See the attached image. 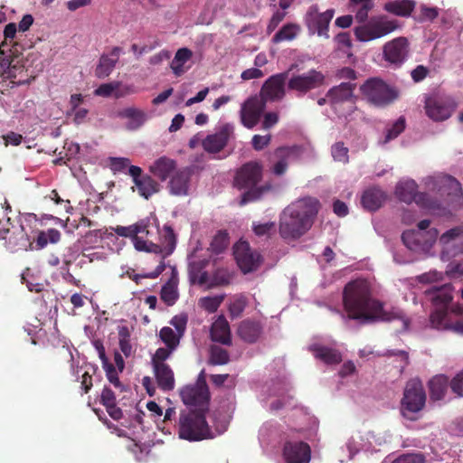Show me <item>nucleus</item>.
<instances>
[{"mask_svg":"<svg viewBox=\"0 0 463 463\" xmlns=\"http://www.w3.org/2000/svg\"><path fill=\"white\" fill-rule=\"evenodd\" d=\"M153 372L159 389L164 392H170L175 389V374L168 364L153 365Z\"/></svg>","mask_w":463,"mask_h":463,"instance_id":"c85d7f7f","label":"nucleus"},{"mask_svg":"<svg viewBox=\"0 0 463 463\" xmlns=\"http://www.w3.org/2000/svg\"><path fill=\"white\" fill-rule=\"evenodd\" d=\"M386 195L379 188H370L364 191L361 203L368 211L374 212L378 210L385 201Z\"/></svg>","mask_w":463,"mask_h":463,"instance_id":"f704fd0d","label":"nucleus"},{"mask_svg":"<svg viewBox=\"0 0 463 463\" xmlns=\"http://www.w3.org/2000/svg\"><path fill=\"white\" fill-rule=\"evenodd\" d=\"M349 7L355 11V20L364 23L368 19L369 12L373 8V0H350Z\"/></svg>","mask_w":463,"mask_h":463,"instance_id":"ea45409f","label":"nucleus"},{"mask_svg":"<svg viewBox=\"0 0 463 463\" xmlns=\"http://www.w3.org/2000/svg\"><path fill=\"white\" fill-rule=\"evenodd\" d=\"M193 175L194 166H184L175 171L168 183L170 194L176 196L187 195Z\"/></svg>","mask_w":463,"mask_h":463,"instance_id":"aec40b11","label":"nucleus"},{"mask_svg":"<svg viewBox=\"0 0 463 463\" xmlns=\"http://www.w3.org/2000/svg\"><path fill=\"white\" fill-rule=\"evenodd\" d=\"M318 211V200L311 197L287 206L279 217L280 237L285 241H295L302 237L312 227Z\"/></svg>","mask_w":463,"mask_h":463,"instance_id":"f03ea898","label":"nucleus"},{"mask_svg":"<svg viewBox=\"0 0 463 463\" xmlns=\"http://www.w3.org/2000/svg\"><path fill=\"white\" fill-rule=\"evenodd\" d=\"M425 111L434 121L448 119L456 109L455 101L449 97H429L425 101Z\"/></svg>","mask_w":463,"mask_h":463,"instance_id":"ddd939ff","label":"nucleus"},{"mask_svg":"<svg viewBox=\"0 0 463 463\" xmlns=\"http://www.w3.org/2000/svg\"><path fill=\"white\" fill-rule=\"evenodd\" d=\"M343 303L349 319L362 324L400 319L404 330L409 327L410 320L402 310L393 307L386 311L383 303L373 298L371 284L366 279H356L348 282L344 288Z\"/></svg>","mask_w":463,"mask_h":463,"instance_id":"f257e3e1","label":"nucleus"},{"mask_svg":"<svg viewBox=\"0 0 463 463\" xmlns=\"http://www.w3.org/2000/svg\"><path fill=\"white\" fill-rule=\"evenodd\" d=\"M383 52L386 61L401 66L407 60L409 54L408 39L401 36L387 42L383 45Z\"/></svg>","mask_w":463,"mask_h":463,"instance_id":"a211bd4d","label":"nucleus"},{"mask_svg":"<svg viewBox=\"0 0 463 463\" xmlns=\"http://www.w3.org/2000/svg\"><path fill=\"white\" fill-rule=\"evenodd\" d=\"M131 166L130 160L127 157H111L110 168L114 172H122Z\"/></svg>","mask_w":463,"mask_h":463,"instance_id":"bf43d9fd","label":"nucleus"},{"mask_svg":"<svg viewBox=\"0 0 463 463\" xmlns=\"http://www.w3.org/2000/svg\"><path fill=\"white\" fill-rule=\"evenodd\" d=\"M429 73V70L423 65H418L411 72V76L414 82H420L423 80Z\"/></svg>","mask_w":463,"mask_h":463,"instance_id":"774afa93","label":"nucleus"},{"mask_svg":"<svg viewBox=\"0 0 463 463\" xmlns=\"http://www.w3.org/2000/svg\"><path fill=\"white\" fill-rule=\"evenodd\" d=\"M274 154L279 160L273 165L272 173L276 175H282L288 169V158L291 150L288 147L281 146L277 148Z\"/></svg>","mask_w":463,"mask_h":463,"instance_id":"37998d69","label":"nucleus"},{"mask_svg":"<svg viewBox=\"0 0 463 463\" xmlns=\"http://www.w3.org/2000/svg\"><path fill=\"white\" fill-rule=\"evenodd\" d=\"M161 340L165 344V345L169 349H175L180 342V335L178 333H175L171 327L164 326L159 333Z\"/></svg>","mask_w":463,"mask_h":463,"instance_id":"49530a36","label":"nucleus"},{"mask_svg":"<svg viewBox=\"0 0 463 463\" xmlns=\"http://www.w3.org/2000/svg\"><path fill=\"white\" fill-rule=\"evenodd\" d=\"M263 331V326L260 321L244 319L238 327V335L246 343L257 342Z\"/></svg>","mask_w":463,"mask_h":463,"instance_id":"bb28decb","label":"nucleus"},{"mask_svg":"<svg viewBox=\"0 0 463 463\" xmlns=\"http://www.w3.org/2000/svg\"><path fill=\"white\" fill-rule=\"evenodd\" d=\"M265 108V102L256 96L246 99L240 110L241 124L249 129L253 128L259 123Z\"/></svg>","mask_w":463,"mask_h":463,"instance_id":"dca6fc26","label":"nucleus"},{"mask_svg":"<svg viewBox=\"0 0 463 463\" xmlns=\"http://www.w3.org/2000/svg\"><path fill=\"white\" fill-rule=\"evenodd\" d=\"M335 15V9L319 12L317 5H311L305 16V24L310 33L329 38V24Z\"/></svg>","mask_w":463,"mask_h":463,"instance_id":"9b49d317","label":"nucleus"},{"mask_svg":"<svg viewBox=\"0 0 463 463\" xmlns=\"http://www.w3.org/2000/svg\"><path fill=\"white\" fill-rule=\"evenodd\" d=\"M449 388L457 397H463V369L450 380Z\"/></svg>","mask_w":463,"mask_h":463,"instance_id":"5fc2aeb1","label":"nucleus"},{"mask_svg":"<svg viewBox=\"0 0 463 463\" xmlns=\"http://www.w3.org/2000/svg\"><path fill=\"white\" fill-rule=\"evenodd\" d=\"M160 298L167 306H173L178 298L176 286L171 281L165 283L161 288Z\"/></svg>","mask_w":463,"mask_h":463,"instance_id":"de8ad7c7","label":"nucleus"},{"mask_svg":"<svg viewBox=\"0 0 463 463\" xmlns=\"http://www.w3.org/2000/svg\"><path fill=\"white\" fill-rule=\"evenodd\" d=\"M331 154L335 161L345 164L349 160L348 148L345 146L343 142H337L333 145Z\"/></svg>","mask_w":463,"mask_h":463,"instance_id":"3c124183","label":"nucleus"},{"mask_svg":"<svg viewBox=\"0 0 463 463\" xmlns=\"http://www.w3.org/2000/svg\"><path fill=\"white\" fill-rule=\"evenodd\" d=\"M420 14L418 17V22H432L439 16V8L438 7H429L425 5H421Z\"/></svg>","mask_w":463,"mask_h":463,"instance_id":"603ef678","label":"nucleus"},{"mask_svg":"<svg viewBox=\"0 0 463 463\" xmlns=\"http://www.w3.org/2000/svg\"><path fill=\"white\" fill-rule=\"evenodd\" d=\"M176 161L165 156H160L149 166V172L160 181L165 182L176 171Z\"/></svg>","mask_w":463,"mask_h":463,"instance_id":"a878e982","label":"nucleus"},{"mask_svg":"<svg viewBox=\"0 0 463 463\" xmlns=\"http://www.w3.org/2000/svg\"><path fill=\"white\" fill-rule=\"evenodd\" d=\"M102 367L106 373L109 382L116 388H121L122 384L119 381L118 371L115 366L111 363H108L107 364H103Z\"/></svg>","mask_w":463,"mask_h":463,"instance_id":"6e6d98bb","label":"nucleus"},{"mask_svg":"<svg viewBox=\"0 0 463 463\" xmlns=\"http://www.w3.org/2000/svg\"><path fill=\"white\" fill-rule=\"evenodd\" d=\"M439 183V192L447 205L450 206L460 203L462 197V187L456 178L450 175H445Z\"/></svg>","mask_w":463,"mask_h":463,"instance_id":"5701e85b","label":"nucleus"},{"mask_svg":"<svg viewBox=\"0 0 463 463\" xmlns=\"http://www.w3.org/2000/svg\"><path fill=\"white\" fill-rule=\"evenodd\" d=\"M309 350L317 359L321 360L326 364H338L342 362V354L335 348L320 344H314L309 346Z\"/></svg>","mask_w":463,"mask_h":463,"instance_id":"c756f323","label":"nucleus"},{"mask_svg":"<svg viewBox=\"0 0 463 463\" xmlns=\"http://www.w3.org/2000/svg\"><path fill=\"white\" fill-rule=\"evenodd\" d=\"M234 128L227 123L220 127L219 130L208 135L203 141V147L208 153H219L227 145L230 137L233 135Z\"/></svg>","mask_w":463,"mask_h":463,"instance_id":"412c9836","label":"nucleus"},{"mask_svg":"<svg viewBox=\"0 0 463 463\" xmlns=\"http://www.w3.org/2000/svg\"><path fill=\"white\" fill-rule=\"evenodd\" d=\"M210 429L203 411H190L181 415L179 437L189 441L202 440L208 437Z\"/></svg>","mask_w":463,"mask_h":463,"instance_id":"0eeeda50","label":"nucleus"},{"mask_svg":"<svg viewBox=\"0 0 463 463\" xmlns=\"http://www.w3.org/2000/svg\"><path fill=\"white\" fill-rule=\"evenodd\" d=\"M129 175L133 179L140 196L149 199L153 194L160 191L159 183L149 175H143L141 167L131 165L129 167Z\"/></svg>","mask_w":463,"mask_h":463,"instance_id":"f3484780","label":"nucleus"},{"mask_svg":"<svg viewBox=\"0 0 463 463\" xmlns=\"http://www.w3.org/2000/svg\"><path fill=\"white\" fill-rule=\"evenodd\" d=\"M392 463H424L421 454H406L399 457Z\"/></svg>","mask_w":463,"mask_h":463,"instance_id":"69168bd1","label":"nucleus"},{"mask_svg":"<svg viewBox=\"0 0 463 463\" xmlns=\"http://www.w3.org/2000/svg\"><path fill=\"white\" fill-rule=\"evenodd\" d=\"M405 129V118L403 117H400L392 126V128L387 129V134L385 137V142H388L395 137H397L403 130Z\"/></svg>","mask_w":463,"mask_h":463,"instance_id":"864d4df0","label":"nucleus"},{"mask_svg":"<svg viewBox=\"0 0 463 463\" xmlns=\"http://www.w3.org/2000/svg\"><path fill=\"white\" fill-rule=\"evenodd\" d=\"M119 117L129 119L127 124V128L129 130H136L139 128L146 121V113L137 108H127L118 113Z\"/></svg>","mask_w":463,"mask_h":463,"instance_id":"4c0bfd02","label":"nucleus"},{"mask_svg":"<svg viewBox=\"0 0 463 463\" xmlns=\"http://www.w3.org/2000/svg\"><path fill=\"white\" fill-rule=\"evenodd\" d=\"M449 379L444 374H439L432 377L429 382L430 396L433 401L442 400L446 393L448 387H449Z\"/></svg>","mask_w":463,"mask_h":463,"instance_id":"e433bc0d","label":"nucleus"},{"mask_svg":"<svg viewBox=\"0 0 463 463\" xmlns=\"http://www.w3.org/2000/svg\"><path fill=\"white\" fill-rule=\"evenodd\" d=\"M438 231L431 228L429 232L405 231L402 234L403 244L411 250L418 254H426L437 241Z\"/></svg>","mask_w":463,"mask_h":463,"instance_id":"1a4fd4ad","label":"nucleus"},{"mask_svg":"<svg viewBox=\"0 0 463 463\" xmlns=\"http://www.w3.org/2000/svg\"><path fill=\"white\" fill-rule=\"evenodd\" d=\"M210 336L212 341L224 345H232L230 325L223 316H220L212 325Z\"/></svg>","mask_w":463,"mask_h":463,"instance_id":"cd10ccee","label":"nucleus"},{"mask_svg":"<svg viewBox=\"0 0 463 463\" xmlns=\"http://www.w3.org/2000/svg\"><path fill=\"white\" fill-rule=\"evenodd\" d=\"M364 98L373 106L385 107L399 97L398 90L377 77L369 78L360 86Z\"/></svg>","mask_w":463,"mask_h":463,"instance_id":"423d86ee","label":"nucleus"},{"mask_svg":"<svg viewBox=\"0 0 463 463\" xmlns=\"http://www.w3.org/2000/svg\"><path fill=\"white\" fill-rule=\"evenodd\" d=\"M164 241L166 244L167 254H171L175 247L176 239L174 230L170 226L164 227Z\"/></svg>","mask_w":463,"mask_h":463,"instance_id":"13d9d810","label":"nucleus"},{"mask_svg":"<svg viewBox=\"0 0 463 463\" xmlns=\"http://www.w3.org/2000/svg\"><path fill=\"white\" fill-rule=\"evenodd\" d=\"M145 228V222L144 221H138L135 224L129 225V226H120L118 225L116 227H110V230L114 232L117 235L120 237L125 238H130L135 244V241H137V237L138 235L139 229Z\"/></svg>","mask_w":463,"mask_h":463,"instance_id":"a19ab883","label":"nucleus"},{"mask_svg":"<svg viewBox=\"0 0 463 463\" xmlns=\"http://www.w3.org/2000/svg\"><path fill=\"white\" fill-rule=\"evenodd\" d=\"M425 295L435 307V310H444L448 312V307L452 301V287L450 284H445L441 287H431L425 291Z\"/></svg>","mask_w":463,"mask_h":463,"instance_id":"b1692460","label":"nucleus"},{"mask_svg":"<svg viewBox=\"0 0 463 463\" xmlns=\"http://www.w3.org/2000/svg\"><path fill=\"white\" fill-rule=\"evenodd\" d=\"M248 305V298L244 295L235 296L229 305V312L232 318L239 317Z\"/></svg>","mask_w":463,"mask_h":463,"instance_id":"09e8293b","label":"nucleus"},{"mask_svg":"<svg viewBox=\"0 0 463 463\" xmlns=\"http://www.w3.org/2000/svg\"><path fill=\"white\" fill-rule=\"evenodd\" d=\"M193 52L188 48H180L175 54L171 62V69L175 76H181L185 72L184 65L192 58Z\"/></svg>","mask_w":463,"mask_h":463,"instance_id":"58836bf2","label":"nucleus"},{"mask_svg":"<svg viewBox=\"0 0 463 463\" xmlns=\"http://www.w3.org/2000/svg\"><path fill=\"white\" fill-rule=\"evenodd\" d=\"M354 30L356 39L360 42L373 41L394 32L399 28V22L381 14L371 17Z\"/></svg>","mask_w":463,"mask_h":463,"instance_id":"20e7f679","label":"nucleus"},{"mask_svg":"<svg viewBox=\"0 0 463 463\" xmlns=\"http://www.w3.org/2000/svg\"><path fill=\"white\" fill-rule=\"evenodd\" d=\"M285 16H286V12L279 11V10L276 11L272 14V16L269 20V23L267 26V33H271L278 27V25L283 21Z\"/></svg>","mask_w":463,"mask_h":463,"instance_id":"680f3d73","label":"nucleus"},{"mask_svg":"<svg viewBox=\"0 0 463 463\" xmlns=\"http://www.w3.org/2000/svg\"><path fill=\"white\" fill-rule=\"evenodd\" d=\"M100 402L104 406H109V405H113V403H116V395L110 388H109V387L103 388L101 396H100Z\"/></svg>","mask_w":463,"mask_h":463,"instance_id":"338daca9","label":"nucleus"},{"mask_svg":"<svg viewBox=\"0 0 463 463\" xmlns=\"http://www.w3.org/2000/svg\"><path fill=\"white\" fill-rule=\"evenodd\" d=\"M271 136L266 135V136H260V135H254L251 139V145L252 147L256 151H260L264 147L268 146L270 143Z\"/></svg>","mask_w":463,"mask_h":463,"instance_id":"052dcab7","label":"nucleus"},{"mask_svg":"<svg viewBox=\"0 0 463 463\" xmlns=\"http://www.w3.org/2000/svg\"><path fill=\"white\" fill-rule=\"evenodd\" d=\"M325 82V75L317 70L307 73L293 75L288 81V89L305 95L308 91L321 87Z\"/></svg>","mask_w":463,"mask_h":463,"instance_id":"f8f14e48","label":"nucleus"},{"mask_svg":"<svg viewBox=\"0 0 463 463\" xmlns=\"http://www.w3.org/2000/svg\"><path fill=\"white\" fill-rule=\"evenodd\" d=\"M121 49L119 47H114L110 52V55L114 58L109 57V55H102L100 57L99 64L95 70V75L98 78L104 79L112 72L118 62V58Z\"/></svg>","mask_w":463,"mask_h":463,"instance_id":"72a5a7b5","label":"nucleus"},{"mask_svg":"<svg viewBox=\"0 0 463 463\" xmlns=\"http://www.w3.org/2000/svg\"><path fill=\"white\" fill-rule=\"evenodd\" d=\"M234 256L238 266L246 274L256 270L260 264V255L253 251L245 241L234 247Z\"/></svg>","mask_w":463,"mask_h":463,"instance_id":"6ab92c4d","label":"nucleus"},{"mask_svg":"<svg viewBox=\"0 0 463 463\" xmlns=\"http://www.w3.org/2000/svg\"><path fill=\"white\" fill-rule=\"evenodd\" d=\"M12 61L10 60V57H0V67L5 68L3 71V75L5 78H15V66L11 65Z\"/></svg>","mask_w":463,"mask_h":463,"instance_id":"e2e57ef3","label":"nucleus"},{"mask_svg":"<svg viewBox=\"0 0 463 463\" xmlns=\"http://www.w3.org/2000/svg\"><path fill=\"white\" fill-rule=\"evenodd\" d=\"M418 184L413 180L400 182L395 187V194L400 201L406 203L415 202L419 206L430 211L439 210L441 203L431 199L425 193L417 192Z\"/></svg>","mask_w":463,"mask_h":463,"instance_id":"6e6552de","label":"nucleus"},{"mask_svg":"<svg viewBox=\"0 0 463 463\" xmlns=\"http://www.w3.org/2000/svg\"><path fill=\"white\" fill-rule=\"evenodd\" d=\"M142 221L145 222V228L144 230L139 229V236L137 237V241H135V249L146 252H161V247L151 240L153 233L149 230V221L144 219Z\"/></svg>","mask_w":463,"mask_h":463,"instance_id":"2f4dec72","label":"nucleus"},{"mask_svg":"<svg viewBox=\"0 0 463 463\" xmlns=\"http://www.w3.org/2000/svg\"><path fill=\"white\" fill-rule=\"evenodd\" d=\"M416 6L414 0H394L384 4L383 10L401 17H408Z\"/></svg>","mask_w":463,"mask_h":463,"instance_id":"c9c22d12","label":"nucleus"},{"mask_svg":"<svg viewBox=\"0 0 463 463\" xmlns=\"http://www.w3.org/2000/svg\"><path fill=\"white\" fill-rule=\"evenodd\" d=\"M426 399V392L422 382L419 378L408 381L401 401L402 416L410 420H417L416 414L424 409Z\"/></svg>","mask_w":463,"mask_h":463,"instance_id":"39448f33","label":"nucleus"},{"mask_svg":"<svg viewBox=\"0 0 463 463\" xmlns=\"http://www.w3.org/2000/svg\"><path fill=\"white\" fill-rule=\"evenodd\" d=\"M209 264L207 259L194 260L189 262L188 275L192 284L204 285L208 281V273L204 269Z\"/></svg>","mask_w":463,"mask_h":463,"instance_id":"473e14b6","label":"nucleus"},{"mask_svg":"<svg viewBox=\"0 0 463 463\" xmlns=\"http://www.w3.org/2000/svg\"><path fill=\"white\" fill-rule=\"evenodd\" d=\"M430 323L432 328L438 330H451L463 335V320L450 323L449 320V313L444 310L431 312L430 316Z\"/></svg>","mask_w":463,"mask_h":463,"instance_id":"393cba45","label":"nucleus"},{"mask_svg":"<svg viewBox=\"0 0 463 463\" xmlns=\"http://www.w3.org/2000/svg\"><path fill=\"white\" fill-rule=\"evenodd\" d=\"M356 88V84L354 82H342L341 84L331 88L326 97L329 98L332 104L343 103L349 101L354 97V90Z\"/></svg>","mask_w":463,"mask_h":463,"instance_id":"7c9ffc66","label":"nucleus"},{"mask_svg":"<svg viewBox=\"0 0 463 463\" xmlns=\"http://www.w3.org/2000/svg\"><path fill=\"white\" fill-rule=\"evenodd\" d=\"M299 31V26L295 24H287L283 25L273 36L272 42L279 43L284 41H291L296 38Z\"/></svg>","mask_w":463,"mask_h":463,"instance_id":"c03bdc74","label":"nucleus"},{"mask_svg":"<svg viewBox=\"0 0 463 463\" xmlns=\"http://www.w3.org/2000/svg\"><path fill=\"white\" fill-rule=\"evenodd\" d=\"M262 165L257 161L245 163L237 170L234 186L239 190H245L241 197V205L258 201L272 190L269 183L258 185L262 179Z\"/></svg>","mask_w":463,"mask_h":463,"instance_id":"7ed1b4c3","label":"nucleus"},{"mask_svg":"<svg viewBox=\"0 0 463 463\" xmlns=\"http://www.w3.org/2000/svg\"><path fill=\"white\" fill-rule=\"evenodd\" d=\"M173 350L174 349H169L168 347L167 348H163V347L158 348L156 351L155 354L152 356V359H151L152 366L155 364H158V365L159 364H167L165 361L170 356Z\"/></svg>","mask_w":463,"mask_h":463,"instance_id":"4d7b16f0","label":"nucleus"},{"mask_svg":"<svg viewBox=\"0 0 463 463\" xmlns=\"http://www.w3.org/2000/svg\"><path fill=\"white\" fill-rule=\"evenodd\" d=\"M230 362L229 352L219 346L211 345L209 349L208 364L211 365H224Z\"/></svg>","mask_w":463,"mask_h":463,"instance_id":"79ce46f5","label":"nucleus"},{"mask_svg":"<svg viewBox=\"0 0 463 463\" xmlns=\"http://www.w3.org/2000/svg\"><path fill=\"white\" fill-rule=\"evenodd\" d=\"M170 324L176 329V333L183 335L187 324V317L185 316H175L172 318Z\"/></svg>","mask_w":463,"mask_h":463,"instance_id":"0e129e2a","label":"nucleus"},{"mask_svg":"<svg viewBox=\"0 0 463 463\" xmlns=\"http://www.w3.org/2000/svg\"><path fill=\"white\" fill-rule=\"evenodd\" d=\"M180 395L184 404L197 407L192 411H203L205 414L208 411L210 392L205 384L186 386L181 391Z\"/></svg>","mask_w":463,"mask_h":463,"instance_id":"4468645a","label":"nucleus"},{"mask_svg":"<svg viewBox=\"0 0 463 463\" xmlns=\"http://www.w3.org/2000/svg\"><path fill=\"white\" fill-rule=\"evenodd\" d=\"M439 242L441 246L440 258L443 261H449L452 258L463 254V224L455 226L442 233Z\"/></svg>","mask_w":463,"mask_h":463,"instance_id":"9d476101","label":"nucleus"},{"mask_svg":"<svg viewBox=\"0 0 463 463\" xmlns=\"http://www.w3.org/2000/svg\"><path fill=\"white\" fill-rule=\"evenodd\" d=\"M283 455L287 463H308L311 449L304 441H287L284 444Z\"/></svg>","mask_w":463,"mask_h":463,"instance_id":"4be33fe9","label":"nucleus"},{"mask_svg":"<svg viewBox=\"0 0 463 463\" xmlns=\"http://www.w3.org/2000/svg\"><path fill=\"white\" fill-rule=\"evenodd\" d=\"M223 299V296L203 297L199 299V305L208 313H214L217 311Z\"/></svg>","mask_w":463,"mask_h":463,"instance_id":"8fccbe9b","label":"nucleus"},{"mask_svg":"<svg viewBox=\"0 0 463 463\" xmlns=\"http://www.w3.org/2000/svg\"><path fill=\"white\" fill-rule=\"evenodd\" d=\"M229 245V235L225 231H219L213 238L209 250L219 254L222 252Z\"/></svg>","mask_w":463,"mask_h":463,"instance_id":"a18cd8bd","label":"nucleus"},{"mask_svg":"<svg viewBox=\"0 0 463 463\" xmlns=\"http://www.w3.org/2000/svg\"><path fill=\"white\" fill-rule=\"evenodd\" d=\"M288 72H281L270 76L263 83L260 90V99L267 101L281 100L286 95L285 83Z\"/></svg>","mask_w":463,"mask_h":463,"instance_id":"2eb2a0df","label":"nucleus"}]
</instances>
